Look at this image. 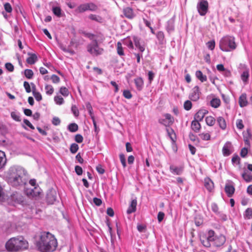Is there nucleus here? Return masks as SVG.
<instances>
[{
	"mask_svg": "<svg viewBox=\"0 0 252 252\" xmlns=\"http://www.w3.org/2000/svg\"><path fill=\"white\" fill-rule=\"evenodd\" d=\"M7 177L8 183L18 189L24 187L29 181L26 170L19 165L11 166L7 172Z\"/></svg>",
	"mask_w": 252,
	"mask_h": 252,
	"instance_id": "1",
	"label": "nucleus"
},
{
	"mask_svg": "<svg viewBox=\"0 0 252 252\" xmlns=\"http://www.w3.org/2000/svg\"><path fill=\"white\" fill-rule=\"evenodd\" d=\"M58 245L57 239L49 232H44L37 244L39 250L41 252H52Z\"/></svg>",
	"mask_w": 252,
	"mask_h": 252,
	"instance_id": "2",
	"label": "nucleus"
},
{
	"mask_svg": "<svg viewBox=\"0 0 252 252\" xmlns=\"http://www.w3.org/2000/svg\"><path fill=\"white\" fill-rule=\"evenodd\" d=\"M5 247L8 252H18L27 249L29 243L23 237L18 236L10 239L5 243Z\"/></svg>",
	"mask_w": 252,
	"mask_h": 252,
	"instance_id": "3",
	"label": "nucleus"
},
{
	"mask_svg": "<svg viewBox=\"0 0 252 252\" xmlns=\"http://www.w3.org/2000/svg\"><path fill=\"white\" fill-rule=\"evenodd\" d=\"M219 46L220 49L224 52L235 50L237 47L235 37L229 35L223 36L220 41Z\"/></svg>",
	"mask_w": 252,
	"mask_h": 252,
	"instance_id": "4",
	"label": "nucleus"
},
{
	"mask_svg": "<svg viewBox=\"0 0 252 252\" xmlns=\"http://www.w3.org/2000/svg\"><path fill=\"white\" fill-rule=\"evenodd\" d=\"M215 234V231L210 229L200 235V240L204 247L210 248L212 246Z\"/></svg>",
	"mask_w": 252,
	"mask_h": 252,
	"instance_id": "5",
	"label": "nucleus"
},
{
	"mask_svg": "<svg viewBox=\"0 0 252 252\" xmlns=\"http://www.w3.org/2000/svg\"><path fill=\"white\" fill-rule=\"evenodd\" d=\"M87 51L92 56H97L101 55L103 53V49L100 47L98 45L97 40H93L87 46Z\"/></svg>",
	"mask_w": 252,
	"mask_h": 252,
	"instance_id": "6",
	"label": "nucleus"
},
{
	"mask_svg": "<svg viewBox=\"0 0 252 252\" xmlns=\"http://www.w3.org/2000/svg\"><path fill=\"white\" fill-rule=\"evenodd\" d=\"M196 8L200 16H205L208 11L209 3L206 0H199Z\"/></svg>",
	"mask_w": 252,
	"mask_h": 252,
	"instance_id": "7",
	"label": "nucleus"
},
{
	"mask_svg": "<svg viewBox=\"0 0 252 252\" xmlns=\"http://www.w3.org/2000/svg\"><path fill=\"white\" fill-rule=\"evenodd\" d=\"M201 94V92L199 87L195 86L191 90L189 98L192 101H197L199 99Z\"/></svg>",
	"mask_w": 252,
	"mask_h": 252,
	"instance_id": "8",
	"label": "nucleus"
},
{
	"mask_svg": "<svg viewBox=\"0 0 252 252\" xmlns=\"http://www.w3.org/2000/svg\"><path fill=\"white\" fill-rule=\"evenodd\" d=\"M164 118H160L158 120V123L167 127L172 125L174 122V118L168 113L163 115Z\"/></svg>",
	"mask_w": 252,
	"mask_h": 252,
	"instance_id": "9",
	"label": "nucleus"
},
{
	"mask_svg": "<svg viewBox=\"0 0 252 252\" xmlns=\"http://www.w3.org/2000/svg\"><path fill=\"white\" fill-rule=\"evenodd\" d=\"M226 241L225 236L222 234L216 235L214 234L212 247H220L224 245Z\"/></svg>",
	"mask_w": 252,
	"mask_h": 252,
	"instance_id": "10",
	"label": "nucleus"
},
{
	"mask_svg": "<svg viewBox=\"0 0 252 252\" xmlns=\"http://www.w3.org/2000/svg\"><path fill=\"white\" fill-rule=\"evenodd\" d=\"M57 197V191L54 189L48 190L46 194V200L48 204H53L56 201Z\"/></svg>",
	"mask_w": 252,
	"mask_h": 252,
	"instance_id": "11",
	"label": "nucleus"
},
{
	"mask_svg": "<svg viewBox=\"0 0 252 252\" xmlns=\"http://www.w3.org/2000/svg\"><path fill=\"white\" fill-rule=\"evenodd\" d=\"M184 166L183 165L176 166L172 164L170 166L169 170L173 175H181L183 173Z\"/></svg>",
	"mask_w": 252,
	"mask_h": 252,
	"instance_id": "12",
	"label": "nucleus"
},
{
	"mask_svg": "<svg viewBox=\"0 0 252 252\" xmlns=\"http://www.w3.org/2000/svg\"><path fill=\"white\" fill-rule=\"evenodd\" d=\"M232 145L231 143L228 141L225 143L222 149V152L223 156L227 157L229 156L232 152Z\"/></svg>",
	"mask_w": 252,
	"mask_h": 252,
	"instance_id": "13",
	"label": "nucleus"
},
{
	"mask_svg": "<svg viewBox=\"0 0 252 252\" xmlns=\"http://www.w3.org/2000/svg\"><path fill=\"white\" fill-rule=\"evenodd\" d=\"M40 188L38 187H34V189H26L25 190V192L29 197L37 196L39 195Z\"/></svg>",
	"mask_w": 252,
	"mask_h": 252,
	"instance_id": "14",
	"label": "nucleus"
},
{
	"mask_svg": "<svg viewBox=\"0 0 252 252\" xmlns=\"http://www.w3.org/2000/svg\"><path fill=\"white\" fill-rule=\"evenodd\" d=\"M133 41L136 47L138 49L141 53H143L145 49L144 44L140 42V39L138 37L135 36L133 37Z\"/></svg>",
	"mask_w": 252,
	"mask_h": 252,
	"instance_id": "15",
	"label": "nucleus"
},
{
	"mask_svg": "<svg viewBox=\"0 0 252 252\" xmlns=\"http://www.w3.org/2000/svg\"><path fill=\"white\" fill-rule=\"evenodd\" d=\"M208 111L205 109L199 110L194 115V120L198 121H202L205 115L208 113Z\"/></svg>",
	"mask_w": 252,
	"mask_h": 252,
	"instance_id": "16",
	"label": "nucleus"
},
{
	"mask_svg": "<svg viewBox=\"0 0 252 252\" xmlns=\"http://www.w3.org/2000/svg\"><path fill=\"white\" fill-rule=\"evenodd\" d=\"M175 17L170 19L167 22L166 29L168 33H170L174 30Z\"/></svg>",
	"mask_w": 252,
	"mask_h": 252,
	"instance_id": "17",
	"label": "nucleus"
},
{
	"mask_svg": "<svg viewBox=\"0 0 252 252\" xmlns=\"http://www.w3.org/2000/svg\"><path fill=\"white\" fill-rule=\"evenodd\" d=\"M136 206H137V200L136 199H134L131 200L130 205L128 206V209H127L126 213L128 214H130L133 212H135L136 210Z\"/></svg>",
	"mask_w": 252,
	"mask_h": 252,
	"instance_id": "18",
	"label": "nucleus"
},
{
	"mask_svg": "<svg viewBox=\"0 0 252 252\" xmlns=\"http://www.w3.org/2000/svg\"><path fill=\"white\" fill-rule=\"evenodd\" d=\"M123 13L125 16L128 19H132L134 16L132 9L129 7L124 8L123 9Z\"/></svg>",
	"mask_w": 252,
	"mask_h": 252,
	"instance_id": "19",
	"label": "nucleus"
},
{
	"mask_svg": "<svg viewBox=\"0 0 252 252\" xmlns=\"http://www.w3.org/2000/svg\"><path fill=\"white\" fill-rule=\"evenodd\" d=\"M235 188L233 185L230 184H226L225 187V191L228 197H230L233 194Z\"/></svg>",
	"mask_w": 252,
	"mask_h": 252,
	"instance_id": "20",
	"label": "nucleus"
},
{
	"mask_svg": "<svg viewBox=\"0 0 252 252\" xmlns=\"http://www.w3.org/2000/svg\"><path fill=\"white\" fill-rule=\"evenodd\" d=\"M239 104L241 107H244L248 105V102L246 94H243L240 96L239 98Z\"/></svg>",
	"mask_w": 252,
	"mask_h": 252,
	"instance_id": "21",
	"label": "nucleus"
},
{
	"mask_svg": "<svg viewBox=\"0 0 252 252\" xmlns=\"http://www.w3.org/2000/svg\"><path fill=\"white\" fill-rule=\"evenodd\" d=\"M217 122L219 127L222 130H225L226 128V123L224 118L220 116L217 118Z\"/></svg>",
	"mask_w": 252,
	"mask_h": 252,
	"instance_id": "22",
	"label": "nucleus"
},
{
	"mask_svg": "<svg viewBox=\"0 0 252 252\" xmlns=\"http://www.w3.org/2000/svg\"><path fill=\"white\" fill-rule=\"evenodd\" d=\"M134 81L137 90L141 91L143 89L144 85L143 79L141 77H137L134 79Z\"/></svg>",
	"mask_w": 252,
	"mask_h": 252,
	"instance_id": "23",
	"label": "nucleus"
},
{
	"mask_svg": "<svg viewBox=\"0 0 252 252\" xmlns=\"http://www.w3.org/2000/svg\"><path fill=\"white\" fill-rule=\"evenodd\" d=\"M191 127L194 132H198L201 128V125L198 121L194 120L191 122Z\"/></svg>",
	"mask_w": 252,
	"mask_h": 252,
	"instance_id": "24",
	"label": "nucleus"
},
{
	"mask_svg": "<svg viewBox=\"0 0 252 252\" xmlns=\"http://www.w3.org/2000/svg\"><path fill=\"white\" fill-rule=\"evenodd\" d=\"M204 186L209 191L211 192L214 188V183L209 178L205 179Z\"/></svg>",
	"mask_w": 252,
	"mask_h": 252,
	"instance_id": "25",
	"label": "nucleus"
},
{
	"mask_svg": "<svg viewBox=\"0 0 252 252\" xmlns=\"http://www.w3.org/2000/svg\"><path fill=\"white\" fill-rule=\"evenodd\" d=\"M6 163V158L5 153L0 151V170L3 168Z\"/></svg>",
	"mask_w": 252,
	"mask_h": 252,
	"instance_id": "26",
	"label": "nucleus"
},
{
	"mask_svg": "<svg viewBox=\"0 0 252 252\" xmlns=\"http://www.w3.org/2000/svg\"><path fill=\"white\" fill-rule=\"evenodd\" d=\"M89 19L95 21L99 23H102L103 22V19L99 15L91 14L88 16Z\"/></svg>",
	"mask_w": 252,
	"mask_h": 252,
	"instance_id": "27",
	"label": "nucleus"
},
{
	"mask_svg": "<svg viewBox=\"0 0 252 252\" xmlns=\"http://www.w3.org/2000/svg\"><path fill=\"white\" fill-rule=\"evenodd\" d=\"M28 55L30 57L27 59V62L30 64H34L37 60L36 55L32 53H28Z\"/></svg>",
	"mask_w": 252,
	"mask_h": 252,
	"instance_id": "28",
	"label": "nucleus"
},
{
	"mask_svg": "<svg viewBox=\"0 0 252 252\" xmlns=\"http://www.w3.org/2000/svg\"><path fill=\"white\" fill-rule=\"evenodd\" d=\"M221 101L220 98L217 97L213 98L210 101V105L215 108H217L220 105Z\"/></svg>",
	"mask_w": 252,
	"mask_h": 252,
	"instance_id": "29",
	"label": "nucleus"
},
{
	"mask_svg": "<svg viewBox=\"0 0 252 252\" xmlns=\"http://www.w3.org/2000/svg\"><path fill=\"white\" fill-rule=\"evenodd\" d=\"M196 77L201 82H205L207 80V76L203 74L200 70H197L195 72Z\"/></svg>",
	"mask_w": 252,
	"mask_h": 252,
	"instance_id": "30",
	"label": "nucleus"
},
{
	"mask_svg": "<svg viewBox=\"0 0 252 252\" xmlns=\"http://www.w3.org/2000/svg\"><path fill=\"white\" fill-rule=\"evenodd\" d=\"M241 73V78L243 82L245 84H247L248 82L249 78L250 76L249 75V70L244 71L243 72L240 73Z\"/></svg>",
	"mask_w": 252,
	"mask_h": 252,
	"instance_id": "31",
	"label": "nucleus"
},
{
	"mask_svg": "<svg viewBox=\"0 0 252 252\" xmlns=\"http://www.w3.org/2000/svg\"><path fill=\"white\" fill-rule=\"evenodd\" d=\"M75 11L78 13H81L88 11L86 3L79 5Z\"/></svg>",
	"mask_w": 252,
	"mask_h": 252,
	"instance_id": "32",
	"label": "nucleus"
},
{
	"mask_svg": "<svg viewBox=\"0 0 252 252\" xmlns=\"http://www.w3.org/2000/svg\"><path fill=\"white\" fill-rule=\"evenodd\" d=\"M242 177L247 183L252 182V175L251 173L245 172L242 173Z\"/></svg>",
	"mask_w": 252,
	"mask_h": 252,
	"instance_id": "33",
	"label": "nucleus"
},
{
	"mask_svg": "<svg viewBox=\"0 0 252 252\" xmlns=\"http://www.w3.org/2000/svg\"><path fill=\"white\" fill-rule=\"evenodd\" d=\"M52 10L53 13L58 17H62V10L59 6H53Z\"/></svg>",
	"mask_w": 252,
	"mask_h": 252,
	"instance_id": "34",
	"label": "nucleus"
},
{
	"mask_svg": "<svg viewBox=\"0 0 252 252\" xmlns=\"http://www.w3.org/2000/svg\"><path fill=\"white\" fill-rule=\"evenodd\" d=\"M156 36L160 44H163L165 42L164 39V34L162 32H158L157 33Z\"/></svg>",
	"mask_w": 252,
	"mask_h": 252,
	"instance_id": "35",
	"label": "nucleus"
},
{
	"mask_svg": "<svg viewBox=\"0 0 252 252\" xmlns=\"http://www.w3.org/2000/svg\"><path fill=\"white\" fill-rule=\"evenodd\" d=\"M87 10L91 11H95L97 9V6L94 3H86Z\"/></svg>",
	"mask_w": 252,
	"mask_h": 252,
	"instance_id": "36",
	"label": "nucleus"
},
{
	"mask_svg": "<svg viewBox=\"0 0 252 252\" xmlns=\"http://www.w3.org/2000/svg\"><path fill=\"white\" fill-rule=\"evenodd\" d=\"M207 125L209 126H213L215 123V119L212 116H208L205 119Z\"/></svg>",
	"mask_w": 252,
	"mask_h": 252,
	"instance_id": "37",
	"label": "nucleus"
},
{
	"mask_svg": "<svg viewBox=\"0 0 252 252\" xmlns=\"http://www.w3.org/2000/svg\"><path fill=\"white\" fill-rule=\"evenodd\" d=\"M45 90L46 94L48 95H52L54 91L53 87L51 85H46L45 87Z\"/></svg>",
	"mask_w": 252,
	"mask_h": 252,
	"instance_id": "38",
	"label": "nucleus"
},
{
	"mask_svg": "<svg viewBox=\"0 0 252 252\" xmlns=\"http://www.w3.org/2000/svg\"><path fill=\"white\" fill-rule=\"evenodd\" d=\"M54 101L57 105H62L64 103V101L63 98L60 95L55 96Z\"/></svg>",
	"mask_w": 252,
	"mask_h": 252,
	"instance_id": "39",
	"label": "nucleus"
},
{
	"mask_svg": "<svg viewBox=\"0 0 252 252\" xmlns=\"http://www.w3.org/2000/svg\"><path fill=\"white\" fill-rule=\"evenodd\" d=\"M78 125L75 123H71L68 126V129L70 132H76L78 130Z\"/></svg>",
	"mask_w": 252,
	"mask_h": 252,
	"instance_id": "40",
	"label": "nucleus"
},
{
	"mask_svg": "<svg viewBox=\"0 0 252 252\" xmlns=\"http://www.w3.org/2000/svg\"><path fill=\"white\" fill-rule=\"evenodd\" d=\"M191 100H187L185 101L184 104V108L187 111L190 110L192 108V103L191 102Z\"/></svg>",
	"mask_w": 252,
	"mask_h": 252,
	"instance_id": "41",
	"label": "nucleus"
},
{
	"mask_svg": "<svg viewBox=\"0 0 252 252\" xmlns=\"http://www.w3.org/2000/svg\"><path fill=\"white\" fill-rule=\"evenodd\" d=\"M238 70L239 72L240 73L244 71L248 70L249 69L246 64L240 63L238 67Z\"/></svg>",
	"mask_w": 252,
	"mask_h": 252,
	"instance_id": "42",
	"label": "nucleus"
},
{
	"mask_svg": "<svg viewBox=\"0 0 252 252\" xmlns=\"http://www.w3.org/2000/svg\"><path fill=\"white\" fill-rule=\"evenodd\" d=\"M231 161L233 165H238L240 164V158L237 155L234 154L232 157Z\"/></svg>",
	"mask_w": 252,
	"mask_h": 252,
	"instance_id": "43",
	"label": "nucleus"
},
{
	"mask_svg": "<svg viewBox=\"0 0 252 252\" xmlns=\"http://www.w3.org/2000/svg\"><path fill=\"white\" fill-rule=\"evenodd\" d=\"M244 217L248 219L252 218V209L247 208L245 212Z\"/></svg>",
	"mask_w": 252,
	"mask_h": 252,
	"instance_id": "44",
	"label": "nucleus"
},
{
	"mask_svg": "<svg viewBox=\"0 0 252 252\" xmlns=\"http://www.w3.org/2000/svg\"><path fill=\"white\" fill-rule=\"evenodd\" d=\"M117 53L120 56L124 55V52L123 51V48L122 47V43L120 42H118L117 43Z\"/></svg>",
	"mask_w": 252,
	"mask_h": 252,
	"instance_id": "45",
	"label": "nucleus"
},
{
	"mask_svg": "<svg viewBox=\"0 0 252 252\" xmlns=\"http://www.w3.org/2000/svg\"><path fill=\"white\" fill-rule=\"evenodd\" d=\"M78 149H79V146L77 144L72 143L70 145V151L72 154H75L77 152V151L78 150Z\"/></svg>",
	"mask_w": 252,
	"mask_h": 252,
	"instance_id": "46",
	"label": "nucleus"
},
{
	"mask_svg": "<svg viewBox=\"0 0 252 252\" xmlns=\"http://www.w3.org/2000/svg\"><path fill=\"white\" fill-rule=\"evenodd\" d=\"M32 94L37 101H39L42 100V97L39 92H36L35 90H33Z\"/></svg>",
	"mask_w": 252,
	"mask_h": 252,
	"instance_id": "47",
	"label": "nucleus"
},
{
	"mask_svg": "<svg viewBox=\"0 0 252 252\" xmlns=\"http://www.w3.org/2000/svg\"><path fill=\"white\" fill-rule=\"evenodd\" d=\"M60 93L64 97L67 96L69 94V91L65 87H62L60 88Z\"/></svg>",
	"mask_w": 252,
	"mask_h": 252,
	"instance_id": "48",
	"label": "nucleus"
},
{
	"mask_svg": "<svg viewBox=\"0 0 252 252\" xmlns=\"http://www.w3.org/2000/svg\"><path fill=\"white\" fill-rule=\"evenodd\" d=\"M200 138L203 140H209L210 139V134L209 133H202L199 135Z\"/></svg>",
	"mask_w": 252,
	"mask_h": 252,
	"instance_id": "49",
	"label": "nucleus"
},
{
	"mask_svg": "<svg viewBox=\"0 0 252 252\" xmlns=\"http://www.w3.org/2000/svg\"><path fill=\"white\" fill-rule=\"evenodd\" d=\"M11 117L16 121L19 122L21 121L20 116L18 113L12 112L11 113Z\"/></svg>",
	"mask_w": 252,
	"mask_h": 252,
	"instance_id": "50",
	"label": "nucleus"
},
{
	"mask_svg": "<svg viewBox=\"0 0 252 252\" xmlns=\"http://www.w3.org/2000/svg\"><path fill=\"white\" fill-rule=\"evenodd\" d=\"M25 75L28 79H32V78L33 73L32 70L26 69L25 70Z\"/></svg>",
	"mask_w": 252,
	"mask_h": 252,
	"instance_id": "51",
	"label": "nucleus"
},
{
	"mask_svg": "<svg viewBox=\"0 0 252 252\" xmlns=\"http://www.w3.org/2000/svg\"><path fill=\"white\" fill-rule=\"evenodd\" d=\"M206 45L209 49L213 50L215 47V41L214 40L209 41L207 42Z\"/></svg>",
	"mask_w": 252,
	"mask_h": 252,
	"instance_id": "52",
	"label": "nucleus"
},
{
	"mask_svg": "<svg viewBox=\"0 0 252 252\" xmlns=\"http://www.w3.org/2000/svg\"><path fill=\"white\" fill-rule=\"evenodd\" d=\"M120 160L121 161V162L123 165V166L125 168L126 166V160L125 158V156L124 154H120L119 155Z\"/></svg>",
	"mask_w": 252,
	"mask_h": 252,
	"instance_id": "53",
	"label": "nucleus"
},
{
	"mask_svg": "<svg viewBox=\"0 0 252 252\" xmlns=\"http://www.w3.org/2000/svg\"><path fill=\"white\" fill-rule=\"evenodd\" d=\"M123 94V96L127 99H130L132 96L130 92L127 90H124Z\"/></svg>",
	"mask_w": 252,
	"mask_h": 252,
	"instance_id": "54",
	"label": "nucleus"
},
{
	"mask_svg": "<svg viewBox=\"0 0 252 252\" xmlns=\"http://www.w3.org/2000/svg\"><path fill=\"white\" fill-rule=\"evenodd\" d=\"M166 131L168 133V136L170 137V138H171V139L172 140V141H174V139H173V135H175V133L174 132V131L173 130V129L171 128H166Z\"/></svg>",
	"mask_w": 252,
	"mask_h": 252,
	"instance_id": "55",
	"label": "nucleus"
},
{
	"mask_svg": "<svg viewBox=\"0 0 252 252\" xmlns=\"http://www.w3.org/2000/svg\"><path fill=\"white\" fill-rule=\"evenodd\" d=\"M236 125L238 129H242L244 128L243 121L241 119H238L236 122Z\"/></svg>",
	"mask_w": 252,
	"mask_h": 252,
	"instance_id": "56",
	"label": "nucleus"
},
{
	"mask_svg": "<svg viewBox=\"0 0 252 252\" xmlns=\"http://www.w3.org/2000/svg\"><path fill=\"white\" fill-rule=\"evenodd\" d=\"M71 111L75 117H78L79 114V110L75 105H72L71 107Z\"/></svg>",
	"mask_w": 252,
	"mask_h": 252,
	"instance_id": "57",
	"label": "nucleus"
},
{
	"mask_svg": "<svg viewBox=\"0 0 252 252\" xmlns=\"http://www.w3.org/2000/svg\"><path fill=\"white\" fill-rule=\"evenodd\" d=\"M4 8L5 10L8 13L12 12V8L10 4L8 2H6L4 4Z\"/></svg>",
	"mask_w": 252,
	"mask_h": 252,
	"instance_id": "58",
	"label": "nucleus"
},
{
	"mask_svg": "<svg viewBox=\"0 0 252 252\" xmlns=\"http://www.w3.org/2000/svg\"><path fill=\"white\" fill-rule=\"evenodd\" d=\"M53 83H58L60 81V79L59 76L55 74H53L50 77Z\"/></svg>",
	"mask_w": 252,
	"mask_h": 252,
	"instance_id": "59",
	"label": "nucleus"
},
{
	"mask_svg": "<svg viewBox=\"0 0 252 252\" xmlns=\"http://www.w3.org/2000/svg\"><path fill=\"white\" fill-rule=\"evenodd\" d=\"M52 123L54 126H59L60 125L61 120L58 117H54L52 119Z\"/></svg>",
	"mask_w": 252,
	"mask_h": 252,
	"instance_id": "60",
	"label": "nucleus"
},
{
	"mask_svg": "<svg viewBox=\"0 0 252 252\" xmlns=\"http://www.w3.org/2000/svg\"><path fill=\"white\" fill-rule=\"evenodd\" d=\"M148 80L151 83L155 77V73L152 71H149L148 73Z\"/></svg>",
	"mask_w": 252,
	"mask_h": 252,
	"instance_id": "61",
	"label": "nucleus"
},
{
	"mask_svg": "<svg viewBox=\"0 0 252 252\" xmlns=\"http://www.w3.org/2000/svg\"><path fill=\"white\" fill-rule=\"evenodd\" d=\"M211 209L217 215L219 213V207L216 203H213L211 204Z\"/></svg>",
	"mask_w": 252,
	"mask_h": 252,
	"instance_id": "62",
	"label": "nucleus"
},
{
	"mask_svg": "<svg viewBox=\"0 0 252 252\" xmlns=\"http://www.w3.org/2000/svg\"><path fill=\"white\" fill-rule=\"evenodd\" d=\"M24 87L27 93H29L31 92L32 90L31 89L30 85L28 82L25 81L24 82Z\"/></svg>",
	"mask_w": 252,
	"mask_h": 252,
	"instance_id": "63",
	"label": "nucleus"
},
{
	"mask_svg": "<svg viewBox=\"0 0 252 252\" xmlns=\"http://www.w3.org/2000/svg\"><path fill=\"white\" fill-rule=\"evenodd\" d=\"M6 69L10 72L14 70V66L10 63H7L5 64Z\"/></svg>",
	"mask_w": 252,
	"mask_h": 252,
	"instance_id": "64",
	"label": "nucleus"
}]
</instances>
